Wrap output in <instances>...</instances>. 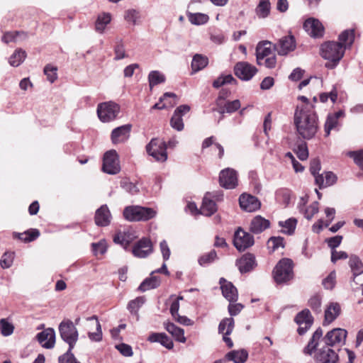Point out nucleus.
I'll list each match as a JSON object with an SVG mask.
<instances>
[{
	"instance_id": "nucleus-1",
	"label": "nucleus",
	"mask_w": 363,
	"mask_h": 363,
	"mask_svg": "<svg viewBox=\"0 0 363 363\" xmlns=\"http://www.w3.org/2000/svg\"><path fill=\"white\" fill-rule=\"evenodd\" d=\"M294 125L298 135L304 140L313 138L318 130V118L309 108L297 106L294 113Z\"/></svg>"
},
{
	"instance_id": "nucleus-2",
	"label": "nucleus",
	"mask_w": 363,
	"mask_h": 363,
	"mask_svg": "<svg viewBox=\"0 0 363 363\" xmlns=\"http://www.w3.org/2000/svg\"><path fill=\"white\" fill-rule=\"evenodd\" d=\"M345 48L341 43L335 41H328L320 46V55L328 62L325 63V67L335 68L345 54Z\"/></svg>"
},
{
	"instance_id": "nucleus-3",
	"label": "nucleus",
	"mask_w": 363,
	"mask_h": 363,
	"mask_svg": "<svg viewBox=\"0 0 363 363\" xmlns=\"http://www.w3.org/2000/svg\"><path fill=\"white\" fill-rule=\"evenodd\" d=\"M275 283L278 285L287 284L294 277V262L291 259H281L272 271Z\"/></svg>"
},
{
	"instance_id": "nucleus-4",
	"label": "nucleus",
	"mask_w": 363,
	"mask_h": 363,
	"mask_svg": "<svg viewBox=\"0 0 363 363\" xmlns=\"http://www.w3.org/2000/svg\"><path fill=\"white\" fill-rule=\"evenodd\" d=\"M156 211L149 207L141 206H128L123 212L124 218L130 222L146 221L155 217Z\"/></svg>"
},
{
	"instance_id": "nucleus-5",
	"label": "nucleus",
	"mask_w": 363,
	"mask_h": 363,
	"mask_svg": "<svg viewBox=\"0 0 363 363\" xmlns=\"http://www.w3.org/2000/svg\"><path fill=\"white\" fill-rule=\"evenodd\" d=\"M149 155L156 161L165 162L167 160V143L159 138H152L145 147Z\"/></svg>"
},
{
	"instance_id": "nucleus-6",
	"label": "nucleus",
	"mask_w": 363,
	"mask_h": 363,
	"mask_svg": "<svg viewBox=\"0 0 363 363\" xmlns=\"http://www.w3.org/2000/svg\"><path fill=\"white\" fill-rule=\"evenodd\" d=\"M59 332L62 340L67 343L70 347L75 346L78 340L79 333L72 320L62 321L59 325Z\"/></svg>"
},
{
	"instance_id": "nucleus-7",
	"label": "nucleus",
	"mask_w": 363,
	"mask_h": 363,
	"mask_svg": "<svg viewBox=\"0 0 363 363\" xmlns=\"http://www.w3.org/2000/svg\"><path fill=\"white\" fill-rule=\"evenodd\" d=\"M119 111V106L113 101L101 103L97 107L98 117L104 123L114 120Z\"/></svg>"
},
{
	"instance_id": "nucleus-8",
	"label": "nucleus",
	"mask_w": 363,
	"mask_h": 363,
	"mask_svg": "<svg viewBox=\"0 0 363 363\" xmlns=\"http://www.w3.org/2000/svg\"><path fill=\"white\" fill-rule=\"evenodd\" d=\"M102 171L108 174H116L121 171L119 157L115 150H111L104 153Z\"/></svg>"
},
{
	"instance_id": "nucleus-9",
	"label": "nucleus",
	"mask_w": 363,
	"mask_h": 363,
	"mask_svg": "<svg viewBox=\"0 0 363 363\" xmlns=\"http://www.w3.org/2000/svg\"><path fill=\"white\" fill-rule=\"evenodd\" d=\"M255 243L253 235L239 228L234 234L233 245L239 251L242 252Z\"/></svg>"
},
{
	"instance_id": "nucleus-10",
	"label": "nucleus",
	"mask_w": 363,
	"mask_h": 363,
	"mask_svg": "<svg viewBox=\"0 0 363 363\" xmlns=\"http://www.w3.org/2000/svg\"><path fill=\"white\" fill-rule=\"evenodd\" d=\"M347 331L345 329L337 328L328 331L323 337L325 345L332 347L337 345L345 344Z\"/></svg>"
},
{
	"instance_id": "nucleus-11",
	"label": "nucleus",
	"mask_w": 363,
	"mask_h": 363,
	"mask_svg": "<svg viewBox=\"0 0 363 363\" xmlns=\"http://www.w3.org/2000/svg\"><path fill=\"white\" fill-rule=\"evenodd\" d=\"M153 252L152 242L150 238L143 237L137 241L133 248L132 253L137 258H146Z\"/></svg>"
},
{
	"instance_id": "nucleus-12",
	"label": "nucleus",
	"mask_w": 363,
	"mask_h": 363,
	"mask_svg": "<svg viewBox=\"0 0 363 363\" xmlns=\"http://www.w3.org/2000/svg\"><path fill=\"white\" fill-rule=\"evenodd\" d=\"M313 320L314 318L308 309L305 308L298 313L295 316L294 321L298 325L297 329L298 335H303L311 328Z\"/></svg>"
},
{
	"instance_id": "nucleus-13",
	"label": "nucleus",
	"mask_w": 363,
	"mask_h": 363,
	"mask_svg": "<svg viewBox=\"0 0 363 363\" xmlns=\"http://www.w3.org/2000/svg\"><path fill=\"white\" fill-rule=\"evenodd\" d=\"M219 184L226 189H235L238 184V173L232 168H225L219 174Z\"/></svg>"
},
{
	"instance_id": "nucleus-14",
	"label": "nucleus",
	"mask_w": 363,
	"mask_h": 363,
	"mask_svg": "<svg viewBox=\"0 0 363 363\" xmlns=\"http://www.w3.org/2000/svg\"><path fill=\"white\" fill-rule=\"evenodd\" d=\"M315 363H339V356L331 347L324 345L314 356Z\"/></svg>"
},
{
	"instance_id": "nucleus-15",
	"label": "nucleus",
	"mask_w": 363,
	"mask_h": 363,
	"mask_svg": "<svg viewBox=\"0 0 363 363\" xmlns=\"http://www.w3.org/2000/svg\"><path fill=\"white\" fill-rule=\"evenodd\" d=\"M257 72V69L247 62H238L234 67V74L242 81L250 80Z\"/></svg>"
},
{
	"instance_id": "nucleus-16",
	"label": "nucleus",
	"mask_w": 363,
	"mask_h": 363,
	"mask_svg": "<svg viewBox=\"0 0 363 363\" xmlns=\"http://www.w3.org/2000/svg\"><path fill=\"white\" fill-rule=\"evenodd\" d=\"M303 27L305 31L313 38H320L324 35V26L318 19L309 18L304 21Z\"/></svg>"
},
{
	"instance_id": "nucleus-17",
	"label": "nucleus",
	"mask_w": 363,
	"mask_h": 363,
	"mask_svg": "<svg viewBox=\"0 0 363 363\" xmlns=\"http://www.w3.org/2000/svg\"><path fill=\"white\" fill-rule=\"evenodd\" d=\"M239 204L240 208L246 212H255L261 207V202L258 198L247 193L240 196Z\"/></svg>"
},
{
	"instance_id": "nucleus-18",
	"label": "nucleus",
	"mask_w": 363,
	"mask_h": 363,
	"mask_svg": "<svg viewBox=\"0 0 363 363\" xmlns=\"http://www.w3.org/2000/svg\"><path fill=\"white\" fill-rule=\"evenodd\" d=\"M241 274L252 271L257 265L255 256L250 252L245 253L235 263Z\"/></svg>"
},
{
	"instance_id": "nucleus-19",
	"label": "nucleus",
	"mask_w": 363,
	"mask_h": 363,
	"mask_svg": "<svg viewBox=\"0 0 363 363\" xmlns=\"http://www.w3.org/2000/svg\"><path fill=\"white\" fill-rule=\"evenodd\" d=\"M219 284L224 298L230 303L236 302L238 299V292L233 284L223 277L220 279Z\"/></svg>"
},
{
	"instance_id": "nucleus-20",
	"label": "nucleus",
	"mask_w": 363,
	"mask_h": 363,
	"mask_svg": "<svg viewBox=\"0 0 363 363\" xmlns=\"http://www.w3.org/2000/svg\"><path fill=\"white\" fill-rule=\"evenodd\" d=\"M132 125L125 124L114 128L111 135L113 144L123 143L128 140L130 135Z\"/></svg>"
},
{
	"instance_id": "nucleus-21",
	"label": "nucleus",
	"mask_w": 363,
	"mask_h": 363,
	"mask_svg": "<svg viewBox=\"0 0 363 363\" xmlns=\"http://www.w3.org/2000/svg\"><path fill=\"white\" fill-rule=\"evenodd\" d=\"M344 116L345 112L342 110H339L335 113H330L328 114L324 125V130L326 137L330 135L331 130H339L340 123L338 119L340 117H343Z\"/></svg>"
},
{
	"instance_id": "nucleus-22",
	"label": "nucleus",
	"mask_w": 363,
	"mask_h": 363,
	"mask_svg": "<svg viewBox=\"0 0 363 363\" xmlns=\"http://www.w3.org/2000/svg\"><path fill=\"white\" fill-rule=\"evenodd\" d=\"M274 47L279 55H286L289 52L293 51L296 48L295 38L293 35L284 36Z\"/></svg>"
},
{
	"instance_id": "nucleus-23",
	"label": "nucleus",
	"mask_w": 363,
	"mask_h": 363,
	"mask_svg": "<svg viewBox=\"0 0 363 363\" xmlns=\"http://www.w3.org/2000/svg\"><path fill=\"white\" fill-rule=\"evenodd\" d=\"M37 340L41 346L46 349L54 347L55 343V332L53 328H48L37 334Z\"/></svg>"
},
{
	"instance_id": "nucleus-24",
	"label": "nucleus",
	"mask_w": 363,
	"mask_h": 363,
	"mask_svg": "<svg viewBox=\"0 0 363 363\" xmlns=\"http://www.w3.org/2000/svg\"><path fill=\"white\" fill-rule=\"evenodd\" d=\"M111 213L106 204L102 205L95 212L94 221L98 226H108L111 223Z\"/></svg>"
},
{
	"instance_id": "nucleus-25",
	"label": "nucleus",
	"mask_w": 363,
	"mask_h": 363,
	"mask_svg": "<svg viewBox=\"0 0 363 363\" xmlns=\"http://www.w3.org/2000/svg\"><path fill=\"white\" fill-rule=\"evenodd\" d=\"M147 340L151 343L157 342L168 350L174 347L172 340L165 333H152Z\"/></svg>"
},
{
	"instance_id": "nucleus-26",
	"label": "nucleus",
	"mask_w": 363,
	"mask_h": 363,
	"mask_svg": "<svg viewBox=\"0 0 363 363\" xmlns=\"http://www.w3.org/2000/svg\"><path fill=\"white\" fill-rule=\"evenodd\" d=\"M271 42L268 40L258 43L256 47V61L258 65H262V61L272 54Z\"/></svg>"
},
{
	"instance_id": "nucleus-27",
	"label": "nucleus",
	"mask_w": 363,
	"mask_h": 363,
	"mask_svg": "<svg viewBox=\"0 0 363 363\" xmlns=\"http://www.w3.org/2000/svg\"><path fill=\"white\" fill-rule=\"evenodd\" d=\"M177 96L172 92H165L159 99V102L156 103L152 109L162 110L169 106L172 107L177 103Z\"/></svg>"
},
{
	"instance_id": "nucleus-28",
	"label": "nucleus",
	"mask_w": 363,
	"mask_h": 363,
	"mask_svg": "<svg viewBox=\"0 0 363 363\" xmlns=\"http://www.w3.org/2000/svg\"><path fill=\"white\" fill-rule=\"evenodd\" d=\"M341 307L337 302L330 303L325 311L323 325H327L334 321L340 314Z\"/></svg>"
},
{
	"instance_id": "nucleus-29",
	"label": "nucleus",
	"mask_w": 363,
	"mask_h": 363,
	"mask_svg": "<svg viewBox=\"0 0 363 363\" xmlns=\"http://www.w3.org/2000/svg\"><path fill=\"white\" fill-rule=\"evenodd\" d=\"M135 238V236L130 230L118 231L113 236V242L116 244L121 245L125 250H127Z\"/></svg>"
},
{
	"instance_id": "nucleus-30",
	"label": "nucleus",
	"mask_w": 363,
	"mask_h": 363,
	"mask_svg": "<svg viewBox=\"0 0 363 363\" xmlns=\"http://www.w3.org/2000/svg\"><path fill=\"white\" fill-rule=\"evenodd\" d=\"M348 264L352 273L351 281L358 284L356 279L363 273V263L358 256L352 255L350 257Z\"/></svg>"
},
{
	"instance_id": "nucleus-31",
	"label": "nucleus",
	"mask_w": 363,
	"mask_h": 363,
	"mask_svg": "<svg viewBox=\"0 0 363 363\" xmlns=\"http://www.w3.org/2000/svg\"><path fill=\"white\" fill-rule=\"evenodd\" d=\"M270 226L269 220L261 216H255L250 223V230L254 234H259Z\"/></svg>"
},
{
	"instance_id": "nucleus-32",
	"label": "nucleus",
	"mask_w": 363,
	"mask_h": 363,
	"mask_svg": "<svg viewBox=\"0 0 363 363\" xmlns=\"http://www.w3.org/2000/svg\"><path fill=\"white\" fill-rule=\"evenodd\" d=\"M323 330L320 327L315 330L308 345L303 349L304 354L311 355L315 350H318V341L323 337Z\"/></svg>"
},
{
	"instance_id": "nucleus-33",
	"label": "nucleus",
	"mask_w": 363,
	"mask_h": 363,
	"mask_svg": "<svg viewBox=\"0 0 363 363\" xmlns=\"http://www.w3.org/2000/svg\"><path fill=\"white\" fill-rule=\"evenodd\" d=\"M164 327L165 330L169 333L176 341L182 343H184L186 340L184 336V329L177 327L175 324L171 322L164 323Z\"/></svg>"
},
{
	"instance_id": "nucleus-34",
	"label": "nucleus",
	"mask_w": 363,
	"mask_h": 363,
	"mask_svg": "<svg viewBox=\"0 0 363 363\" xmlns=\"http://www.w3.org/2000/svg\"><path fill=\"white\" fill-rule=\"evenodd\" d=\"M40 231L36 228H30L23 233L13 232V238L18 239L24 242H30L36 240L40 236Z\"/></svg>"
},
{
	"instance_id": "nucleus-35",
	"label": "nucleus",
	"mask_w": 363,
	"mask_h": 363,
	"mask_svg": "<svg viewBox=\"0 0 363 363\" xmlns=\"http://www.w3.org/2000/svg\"><path fill=\"white\" fill-rule=\"evenodd\" d=\"M240 101L238 99L233 101H227L218 106L213 111H218L220 114L233 113L240 108Z\"/></svg>"
},
{
	"instance_id": "nucleus-36",
	"label": "nucleus",
	"mask_w": 363,
	"mask_h": 363,
	"mask_svg": "<svg viewBox=\"0 0 363 363\" xmlns=\"http://www.w3.org/2000/svg\"><path fill=\"white\" fill-rule=\"evenodd\" d=\"M225 356V359L233 363H245L248 358V352L245 349L232 350Z\"/></svg>"
},
{
	"instance_id": "nucleus-37",
	"label": "nucleus",
	"mask_w": 363,
	"mask_h": 363,
	"mask_svg": "<svg viewBox=\"0 0 363 363\" xmlns=\"http://www.w3.org/2000/svg\"><path fill=\"white\" fill-rule=\"evenodd\" d=\"M208 64V58L201 54H196L194 55L191 67V74H195L204 69Z\"/></svg>"
},
{
	"instance_id": "nucleus-38",
	"label": "nucleus",
	"mask_w": 363,
	"mask_h": 363,
	"mask_svg": "<svg viewBox=\"0 0 363 363\" xmlns=\"http://www.w3.org/2000/svg\"><path fill=\"white\" fill-rule=\"evenodd\" d=\"M161 284V278L159 276H153L151 274L150 277L145 279L138 286V290L140 291H146L150 289H156L160 286Z\"/></svg>"
},
{
	"instance_id": "nucleus-39",
	"label": "nucleus",
	"mask_w": 363,
	"mask_h": 363,
	"mask_svg": "<svg viewBox=\"0 0 363 363\" xmlns=\"http://www.w3.org/2000/svg\"><path fill=\"white\" fill-rule=\"evenodd\" d=\"M292 191L287 188H280L275 191V199L277 203L287 207L291 199Z\"/></svg>"
},
{
	"instance_id": "nucleus-40",
	"label": "nucleus",
	"mask_w": 363,
	"mask_h": 363,
	"mask_svg": "<svg viewBox=\"0 0 363 363\" xmlns=\"http://www.w3.org/2000/svg\"><path fill=\"white\" fill-rule=\"evenodd\" d=\"M339 42L338 43H341L342 46L345 48V50L347 48H350L354 43V29H347L343 30L338 37Z\"/></svg>"
},
{
	"instance_id": "nucleus-41",
	"label": "nucleus",
	"mask_w": 363,
	"mask_h": 363,
	"mask_svg": "<svg viewBox=\"0 0 363 363\" xmlns=\"http://www.w3.org/2000/svg\"><path fill=\"white\" fill-rule=\"evenodd\" d=\"M217 211V205L216 202L208 198L206 196H204L202 201V205L200 210V213L206 216H211L214 214Z\"/></svg>"
},
{
	"instance_id": "nucleus-42",
	"label": "nucleus",
	"mask_w": 363,
	"mask_h": 363,
	"mask_svg": "<svg viewBox=\"0 0 363 363\" xmlns=\"http://www.w3.org/2000/svg\"><path fill=\"white\" fill-rule=\"evenodd\" d=\"M111 21V16L109 13H103L98 16L95 22V30L99 33H103L108 24Z\"/></svg>"
},
{
	"instance_id": "nucleus-43",
	"label": "nucleus",
	"mask_w": 363,
	"mask_h": 363,
	"mask_svg": "<svg viewBox=\"0 0 363 363\" xmlns=\"http://www.w3.org/2000/svg\"><path fill=\"white\" fill-rule=\"evenodd\" d=\"M297 222L298 221L296 218H289L284 221H279L278 225L279 227L284 228L281 230V233H283L284 234H286L288 235H291L295 232Z\"/></svg>"
},
{
	"instance_id": "nucleus-44",
	"label": "nucleus",
	"mask_w": 363,
	"mask_h": 363,
	"mask_svg": "<svg viewBox=\"0 0 363 363\" xmlns=\"http://www.w3.org/2000/svg\"><path fill=\"white\" fill-rule=\"evenodd\" d=\"M235 327L234 319L230 318H223L218 325V333L220 334L230 335Z\"/></svg>"
},
{
	"instance_id": "nucleus-45",
	"label": "nucleus",
	"mask_w": 363,
	"mask_h": 363,
	"mask_svg": "<svg viewBox=\"0 0 363 363\" xmlns=\"http://www.w3.org/2000/svg\"><path fill=\"white\" fill-rule=\"evenodd\" d=\"M186 16L189 22L196 26L203 25L209 20L208 16L202 13H191L187 11Z\"/></svg>"
},
{
	"instance_id": "nucleus-46",
	"label": "nucleus",
	"mask_w": 363,
	"mask_h": 363,
	"mask_svg": "<svg viewBox=\"0 0 363 363\" xmlns=\"http://www.w3.org/2000/svg\"><path fill=\"white\" fill-rule=\"evenodd\" d=\"M165 80L164 74L157 70L151 71L148 74L149 86L151 90L155 86L164 83Z\"/></svg>"
},
{
	"instance_id": "nucleus-47",
	"label": "nucleus",
	"mask_w": 363,
	"mask_h": 363,
	"mask_svg": "<svg viewBox=\"0 0 363 363\" xmlns=\"http://www.w3.org/2000/svg\"><path fill=\"white\" fill-rule=\"evenodd\" d=\"M26 57V51L22 49H17L9 57V62L13 67H18L23 62Z\"/></svg>"
},
{
	"instance_id": "nucleus-48",
	"label": "nucleus",
	"mask_w": 363,
	"mask_h": 363,
	"mask_svg": "<svg viewBox=\"0 0 363 363\" xmlns=\"http://www.w3.org/2000/svg\"><path fill=\"white\" fill-rule=\"evenodd\" d=\"M145 301L146 298L145 296H138L128 302L127 308L131 314L137 315L139 309L145 303Z\"/></svg>"
},
{
	"instance_id": "nucleus-49",
	"label": "nucleus",
	"mask_w": 363,
	"mask_h": 363,
	"mask_svg": "<svg viewBox=\"0 0 363 363\" xmlns=\"http://www.w3.org/2000/svg\"><path fill=\"white\" fill-rule=\"evenodd\" d=\"M115 43L116 45L113 49L115 53L114 60H120L125 58L127 55L125 54V45L123 44L122 38H116L115 39Z\"/></svg>"
},
{
	"instance_id": "nucleus-50",
	"label": "nucleus",
	"mask_w": 363,
	"mask_h": 363,
	"mask_svg": "<svg viewBox=\"0 0 363 363\" xmlns=\"http://www.w3.org/2000/svg\"><path fill=\"white\" fill-rule=\"evenodd\" d=\"M267 245L272 252H275L279 247L284 248V238L281 236H272L267 241Z\"/></svg>"
},
{
	"instance_id": "nucleus-51",
	"label": "nucleus",
	"mask_w": 363,
	"mask_h": 363,
	"mask_svg": "<svg viewBox=\"0 0 363 363\" xmlns=\"http://www.w3.org/2000/svg\"><path fill=\"white\" fill-rule=\"evenodd\" d=\"M217 259V253L216 250H212L208 253H206L199 257L198 262L201 267H206Z\"/></svg>"
},
{
	"instance_id": "nucleus-52",
	"label": "nucleus",
	"mask_w": 363,
	"mask_h": 363,
	"mask_svg": "<svg viewBox=\"0 0 363 363\" xmlns=\"http://www.w3.org/2000/svg\"><path fill=\"white\" fill-rule=\"evenodd\" d=\"M270 11V2L269 0H260L256 8V13L260 18H266Z\"/></svg>"
},
{
	"instance_id": "nucleus-53",
	"label": "nucleus",
	"mask_w": 363,
	"mask_h": 363,
	"mask_svg": "<svg viewBox=\"0 0 363 363\" xmlns=\"http://www.w3.org/2000/svg\"><path fill=\"white\" fill-rule=\"evenodd\" d=\"M120 186L131 195H135L139 192L137 184L130 182L128 179H122L120 182Z\"/></svg>"
},
{
	"instance_id": "nucleus-54",
	"label": "nucleus",
	"mask_w": 363,
	"mask_h": 363,
	"mask_svg": "<svg viewBox=\"0 0 363 363\" xmlns=\"http://www.w3.org/2000/svg\"><path fill=\"white\" fill-rule=\"evenodd\" d=\"M0 330L3 336L8 337L13 333L14 326L6 319L2 318L0 320Z\"/></svg>"
},
{
	"instance_id": "nucleus-55",
	"label": "nucleus",
	"mask_w": 363,
	"mask_h": 363,
	"mask_svg": "<svg viewBox=\"0 0 363 363\" xmlns=\"http://www.w3.org/2000/svg\"><path fill=\"white\" fill-rule=\"evenodd\" d=\"M44 74L47 77V79L53 83L57 79V67L50 64L45 66L43 69Z\"/></svg>"
},
{
	"instance_id": "nucleus-56",
	"label": "nucleus",
	"mask_w": 363,
	"mask_h": 363,
	"mask_svg": "<svg viewBox=\"0 0 363 363\" xmlns=\"http://www.w3.org/2000/svg\"><path fill=\"white\" fill-rule=\"evenodd\" d=\"M295 152L300 160H306L308 157V150L307 143L304 141H301L298 144Z\"/></svg>"
},
{
	"instance_id": "nucleus-57",
	"label": "nucleus",
	"mask_w": 363,
	"mask_h": 363,
	"mask_svg": "<svg viewBox=\"0 0 363 363\" xmlns=\"http://www.w3.org/2000/svg\"><path fill=\"white\" fill-rule=\"evenodd\" d=\"M308 306L315 313H320L321 312V297L318 294L312 296L308 302Z\"/></svg>"
},
{
	"instance_id": "nucleus-58",
	"label": "nucleus",
	"mask_w": 363,
	"mask_h": 363,
	"mask_svg": "<svg viewBox=\"0 0 363 363\" xmlns=\"http://www.w3.org/2000/svg\"><path fill=\"white\" fill-rule=\"evenodd\" d=\"M14 259L13 252H6L3 254L0 259V265L3 269H8L13 264Z\"/></svg>"
},
{
	"instance_id": "nucleus-59",
	"label": "nucleus",
	"mask_w": 363,
	"mask_h": 363,
	"mask_svg": "<svg viewBox=\"0 0 363 363\" xmlns=\"http://www.w3.org/2000/svg\"><path fill=\"white\" fill-rule=\"evenodd\" d=\"M140 18V11L136 9H128L125 12L124 18L126 21L136 24L137 20Z\"/></svg>"
},
{
	"instance_id": "nucleus-60",
	"label": "nucleus",
	"mask_w": 363,
	"mask_h": 363,
	"mask_svg": "<svg viewBox=\"0 0 363 363\" xmlns=\"http://www.w3.org/2000/svg\"><path fill=\"white\" fill-rule=\"evenodd\" d=\"M74 347H70V346H69L67 351L58 357L59 363H74L76 359L74 354L72 352Z\"/></svg>"
},
{
	"instance_id": "nucleus-61",
	"label": "nucleus",
	"mask_w": 363,
	"mask_h": 363,
	"mask_svg": "<svg viewBox=\"0 0 363 363\" xmlns=\"http://www.w3.org/2000/svg\"><path fill=\"white\" fill-rule=\"evenodd\" d=\"M91 247L95 255H104L107 250L106 242L104 240H101L98 242H93Z\"/></svg>"
},
{
	"instance_id": "nucleus-62",
	"label": "nucleus",
	"mask_w": 363,
	"mask_h": 363,
	"mask_svg": "<svg viewBox=\"0 0 363 363\" xmlns=\"http://www.w3.org/2000/svg\"><path fill=\"white\" fill-rule=\"evenodd\" d=\"M170 125L177 131H182L184 126L182 118L174 113L170 120Z\"/></svg>"
},
{
	"instance_id": "nucleus-63",
	"label": "nucleus",
	"mask_w": 363,
	"mask_h": 363,
	"mask_svg": "<svg viewBox=\"0 0 363 363\" xmlns=\"http://www.w3.org/2000/svg\"><path fill=\"white\" fill-rule=\"evenodd\" d=\"M318 202L314 201L312 203L308 208L304 210V217L307 220H311L313 216L318 212Z\"/></svg>"
},
{
	"instance_id": "nucleus-64",
	"label": "nucleus",
	"mask_w": 363,
	"mask_h": 363,
	"mask_svg": "<svg viewBox=\"0 0 363 363\" xmlns=\"http://www.w3.org/2000/svg\"><path fill=\"white\" fill-rule=\"evenodd\" d=\"M349 155L354 159L355 164L363 171V150L350 152Z\"/></svg>"
}]
</instances>
